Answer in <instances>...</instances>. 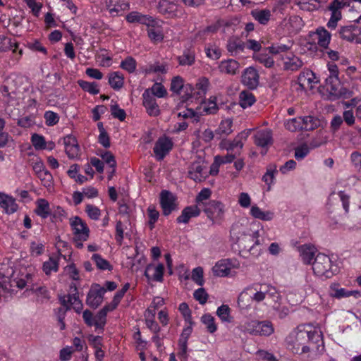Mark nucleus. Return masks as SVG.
I'll list each match as a JSON object with an SVG mask.
<instances>
[{
  "mask_svg": "<svg viewBox=\"0 0 361 361\" xmlns=\"http://www.w3.org/2000/svg\"><path fill=\"white\" fill-rule=\"evenodd\" d=\"M304 326H298L286 338V348L294 354H304L310 352V347L305 345L307 341Z\"/></svg>",
  "mask_w": 361,
  "mask_h": 361,
  "instance_id": "1",
  "label": "nucleus"
},
{
  "mask_svg": "<svg viewBox=\"0 0 361 361\" xmlns=\"http://www.w3.org/2000/svg\"><path fill=\"white\" fill-rule=\"evenodd\" d=\"M335 36L348 42L361 44V16L353 23L340 26Z\"/></svg>",
  "mask_w": 361,
  "mask_h": 361,
  "instance_id": "2",
  "label": "nucleus"
},
{
  "mask_svg": "<svg viewBox=\"0 0 361 361\" xmlns=\"http://www.w3.org/2000/svg\"><path fill=\"white\" fill-rule=\"evenodd\" d=\"M159 13L167 18H181L185 13L178 0H154Z\"/></svg>",
  "mask_w": 361,
  "mask_h": 361,
  "instance_id": "3",
  "label": "nucleus"
},
{
  "mask_svg": "<svg viewBox=\"0 0 361 361\" xmlns=\"http://www.w3.org/2000/svg\"><path fill=\"white\" fill-rule=\"evenodd\" d=\"M70 226L73 234V243L77 248L83 247V242L87 240L90 228L87 224L79 216H75L70 219Z\"/></svg>",
  "mask_w": 361,
  "mask_h": 361,
  "instance_id": "4",
  "label": "nucleus"
},
{
  "mask_svg": "<svg viewBox=\"0 0 361 361\" xmlns=\"http://www.w3.org/2000/svg\"><path fill=\"white\" fill-rule=\"evenodd\" d=\"M202 210L212 224H221L224 219L225 205L217 200H209Z\"/></svg>",
  "mask_w": 361,
  "mask_h": 361,
  "instance_id": "5",
  "label": "nucleus"
},
{
  "mask_svg": "<svg viewBox=\"0 0 361 361\" xmlns=\"http://www.w3.org/2000/svg\"><path fill=\"white\" fill-rule=\"evenodd\" d=\"M314 274L319 276L331 278L334 273L332 269V262L329 256L318 253L312 262Z\"/></svg>",
  "mask_w": 361,
  "mask_h": 361,
  "instance_id": "6",
  "label": "nucleus"
},
{
  "mask_svg": "<svg viewBox=\"0 0 361 361\" xmlns=\"http://www.w3.org/2000/svg\"><path fill=\"white\" fill-rule=\"evenodd\" d=\"M348 5L343 0H333L327 8L331 12V17L326 26L331 30H336L338 23L342 19L341 11Z\"/></svg>",
  "mask_w": 361,
  "mask_h": 361,
  "instance_id": "7",
  "label": "nucleus"
},
{
  "mask_svg": "<svg viewBox=\"0 0 361 361\" xmlns=\"http://www.w3.org/2000/svg\"><path fill=\"white\" fill-rule=\"evenodd\" d=\"M170 90L173 93L180 94L183 101H188L192 96L194 87L190 84L185 85L181 77L176 76L171 80Z\"/></svg>",
  "mask_w": 361,
  "mask_h": 361,
  "instance_id": "8",
  "label": "nucleus"
},
{
  "mask_svg": "<svg viewBox=\"0 0 361 361\" xmlns=\"http://www.w3.org/2000/svg\"><path fill=\"white\" fill-rule=\"evenodd\" d=\"M250 130L246 131H242L239 134H238L235 137L232 141L228 140H223L220 142V148L223 149H226L228 152H233L235 149H237L235 153L238 154H240V151L243 147L244 143L243 141L246 140L247 137L249 136Z\"/></svg>",
  "mask_w": 361,
  "mask_h": 361,
  "instance_id": "9",
  "label": "nucleus"
},
{
  "mask_svg": "<svg viewBox=\"0 0 361 361\" xmlns=\"http://www.w3.org/2000/svg\"><path fill=\"white\" fill-rule=\"evenodd\" d=\"M309 37L312 43L324 49H328L331 39V33L322 26L318 27L314 32H311Z\"/></svg>",
  "mask_w": 361,
  "mask_h": 361,
  "instance_id": "10",
  "label": "nucleus"
},
{
  "mask_svg": "<svg viewBox=\"0 0 361 361\" xmlns=\"http://www.w3.org/2000/svg\"><path fill=\"white\" fill-rule=\"evenodd\" d=\"M173 143L171 138L162 136L158 138L155 142L153 152L158 161H161L173 148Z\"/></svg>",
  "mask_w": 361,
  "mask_h": 361,
  "instance_id": "11",
  "label": "nucleus"
},
{
  "mask_svg": "<svg viewBox=\"0 0 361 361\" xmlns=\"http://www.w3.org/2000/svg\"><path fill=\"white\" fill-rule=\"evenodd\" d=\"M160 205L164 216H169L172 212L178 209L176 196L165 190L160 193Z\"/></svg>",
  "mask_w": 361,
  "mask_h": 361,
  "instance_id": "12",
  "label": "nucleus"
},
{
  "mask_svg": "<svg viewBox=\"0 0 361 361\" xmlns=\"http://www.w3.org/2000/svg\"><path fill=\"white\" fill-rule=\"evenodd\" d=\"M105 293L104 287L95 284L88 292L86 299L87 305L92 308H97L102 304Z\"/></svg>",
  "mask_w": 361,
  "mask_h": 361,
  "instance_id": "13",
  "label": "nucleus"
},
{
  "mask_svg": "<svg viewBox=\"0 0 361 361\" xmlns=\"http://www.w3.org/2000/svg\"><path fill=\"white\" fill-rule=\"evenodd\" d=\"M207 171L202 160L193 161L188 168V177L195 182H202L207 177Z\"/></svg>",
  "mask_w": 361,
  "mask_h": 361,
  "instance_id": "14",
  "label": "nucleus"
},
{
  "mask_svg": "<svg viewBox=\"0 0 361 361\" xmlns=\"http://www.w3.org/2000/svg\"><path fill=\"white\" fill-rule=\"evenodd\" d=\"M142 105L149 116L157 117L159 116L161 110L156 98L152 97L148 92H144L142 94Z\"/></svg>",
  "mask_w": 361,
  "mask_h": 361,
  "instance_id": "15",
  "label": "nucleus"
},
{
  "mask_svg": "<svg viewBox=\"0 0 361 361\" xmlns=\"http://www.w3.org/2000/svg\"><path fill=\"white\" fill-rule=\"evenodd\" d=\"M151 25H147V35L153 43L161 42L164 39V32L162 29V21L153 18Z\"/></svg>",
  "mask_w": 361,
  "mask_h": 361,
  "instance_id": "16",
  "label": "nucleus"
},
{
  "mask_svg": "<svg viewBox=\"0 0 361 361\" xmlns=\"http://www.w3.org/2000/svg\"><path fill=\"white\" fill-rule=\"evenodd\" d=\"M325 86L331 99H338L344 94V89L338 78H326Z\"/></svg>",
  "mask_w": 361,
  "mask_h": 361,
  "instance_id": "17",
  "label": "nucleus"
},
{
  "mask_svg": "<svg viewBox=\"0 0 361 361\" xmlns=\"http://www.w3.org/2000/svg\"><path fill=\"white\" fill-rule=\"evenodd\" d=\"M65 152L69 159H73L79 157L80 147L76 138L72 135H68L63 137Z\"/></svg>",
  "mask_w": 361,
  "mask_h": 361,
  "instance_id": "18",
  "label": "nucleus"
},
{
  "mask_svg": "<svg viewBox=\"0 0 361 361\" xmlns=\"http://www.w3.org/2000/svg\"><path fill=\"white\" fill-rule=\"evenodd\" d=\"M242 82L249 89L257 88L259 85V74L252 67L247 68L242 75Z\"/></svg>",
  "mask_w": 361,
  "mask_h": 361,
  "instance_id": "19",
  "label": "nucleus"
},
{
  "mask_svg": "<svg viewBox=\"0 0 361 361\" xmlns=\"http://www.w3.org/2000/svg\"><path fill=\"white\" fill-rule=\"evenodd\" d=\"M0 207L8 215L14 214L18 209L16 199L1 192H0Z\"/></svg>",
  "mask_w": 361,
  "mask_h": 361,
  "instance_id": "20",
  "label": "nucleus"
},
{
  "mask_svg": "<svg viewBox=\"0 0 361 361\" xmlns=\"http://www.w3.org/2000/svg\"><path fill=\"white\" fill-rule=\"evenodd\" d=\"M61 304L66 307V310H70L71 307L78 313H80L83 307L81 300L79 299L78 293H68L61 299Z\"/></svg>",
  "mask_w": 361,
  "mask_h": 361,
  "instance_id": "21",
  "label": "nucleus"
},
{
  "mask_svg": "<svg viewBox=\"0 0 361 361\" xmlns=\"http://www.w3.org/2000/svg\"><path fill=\"white\" fill-rule=\"evenodd\" d=\"M254 138L255 145L262 148L268 147L273 142L272 132L269 129L257 130Z\"/></svg>",
  "mask_w": 361,
  "mask_h": 361,
  "instance_id": "22",
  "label": "nucleus"
},
{
  "mask_svg": "<svg viewBox=\"0 0 361 361\" xmlns=\"http://www.w3.org/2000/svg\"><path fill=\"white\" fill-rule=\"evenodd\" d=\"M168 70L167 64L165 63H160L159 61L150 63L140 68V72L145 75L152 73L164 75L168 72Z\"/></svg>",
  "mask_w": 361,
  "mask_h": 361,
  "instance_id": "23",
  "label": "nucleus"
},
{
  "mask_svg": "<svg viewBox=\"0 0 361 361\" xmlns=\"http://www.w3.org/2000/svg\"><path fill=\"white\" fill-rule=\"evenodd\" d=\"M164 267L161 263L154 266L149 264L147 266L145 271V276L148 280L161 282L163 281Z\"/></svg>",
  "mask_w": 361,
  "mask_h": 361,
  "instance_id": "24",
  "label": "nucleus"
},
{
  "mask_svg": "<svg viewBox=\"0 0 361 361\" xmlns=\"http://www.w3.org/2000/svg\"><path fill=\"white\" fill-rule=\"evenodd\" d=\"M247 228L239 222L233 224L230 231V235L232 240L235 243H240L241 241H246L245 239L248 238Z\"/></svg>",
  "mask_w": 361,
  "mask_h": 361,
  "instance_id": "25",
  "label": "nucleus"
},
{
  "mask_svg": "<svg viewBox=\"0 0 361 361\" xmlns=\"http://www.w3.org/2000/svg\"><path fill=\"white\" fill-rule=\"evenodd\" d=\"M202 209L195 204L185 207L181 214L176 219L178 224H188L192 217H197L200 215Z\"/></svg>",
  "mask_w": 361,
  "mask_h": 361,
  "instance_id": "26",
  "label": "nucleus"
},
{
  "mask_svg": "<svg viewBox=\"0 0 361 361\" xmlns=\"http://www.w3.org/2000/svg\"><path fill=\"white\" fill-rule=\"evenodd\" d=\"M245 48V43L236 37H230L226 43V49L232 56H235L243 53Z\"/></svg>",
  "mask_w": 361,
  "mask_h": 361,
  "instance_id": "27",
  "label": "nucleus"
},
{
  "mask_svg": "<svg viewBox=\"0 0 361 361\" xmlns=\"http://www.w3.org/2000/svg\"><path fill=\"white\" fill-rule=\"evenodd\" d=\"M298 83L302 89L312 88L313 84L317 83L318 80L314 72L306 70L298 76Z\"/></svg>",
  "mask_w": 361,
  "mask_h": 361,
  "instance_id": "28",
  "label": "nucleus"
},
{
  "mask_svg": "<svg viewBox=\"0 0 361 361\" xmlns=\"http://www.w3.org/2000/svg\"><path fill=\"white\" fill-rule=\"evenodd\" d=\"M209 86V81L207 78L203 77L200 78L194 87L192 96L190 99H200V102H202Z\"/></svg>",
  "mask_w": 361,
  "mask_h": 361,
  "instance_id": "29",
  "label": "nucleus"
},
{
  "mask_svg": "<svg viewBox=\"0 0 361 361\" xmlns=\"http://www.w3.org/2000/svg\"><path fill=\"white\" fill-rule=\"evenodd\" d=\"M259 232L256 231L252 235H249L248 236V240L252 242V245L250 246L245 245V247L247 248L252 255L258 256L262 252L264 241L259 238Z\"/></svg>",
  "mask_w": 361,
  "mask_h": 361,
  "instance_id": "30",
  "label": "nucleus"
},
{
  "mask_svg": "<svg viewBox=\"0 0 361 361\" xmlns=\"http://www.w3.org/2000/svg\"><path fill=\"white\" fill-rule=\"evenodd\" d=\"M300 255L302 262L306 264L312 263L316 257L317 249L314 246L305 244L299 247Z\"/></svg>",
  "mask_w": 361,
  "mask_h": 361,
  "instance_id": "31",
  "label": "nucleus"
},
{
  "mask_svg": "<svg viewBox=\"0 0 361 361\" xmlns=\"http://www.w3.org/2000/svg\"><path fill=\"white\" fill-rule=\"evenodd\" d=\"M126 20L130 23H138L145 25H151L153 17L148 15H143L137 11H132L129 13L126 17Z\"/></svg>",
  "mask_w": 361,
  "mask_h": 361,
  "instance_id": "32",
  "label": "nucleus"
},
{
  "mask_svg": "<svg viewBox=\"0 0 361 361\" xmlns=\"http://www.w3.org/2000/svg\"><path fill=\"white\" fill-rule=\"evenodd\" d=\"M240 68L239 63L235 59H228L220 62L219 69L220 72L228 75H235Z\"/></svg>",
  "mask_w": 361,
  "mask_h": 361,
  "instance_id": "33",
  "label": "nucleus"
},
{
  "mask_svg": "<svg viewBox=\"0 0 361 361\" xmlns=\"http://www.w3.org/2000/svg\"><path fill=\"white\" fill-rule=\"evenodd\" d=\"M302 326H304V331L307 333L306 341L313 343H319V342L323 343L322 333L320 329H312L310 324H302Z\"/></svg>",
  "mask_w": 361,
  "mask_h": 361,
  "instance_id": "34",
  "label": "nucleus"
},
{
  "mask_svg": "<svg viewBox=\"0 0 361 361\" xmlns=\"http://www.w3.org/2000/svg\"><path fill=\"white\" fill-rule=\"evenodd\" d=\"M106 6L111 14L117 15L119 12L128 9L130 5L123 0H106Z\"/></svg>",
  "mask_w": 361,
  "mask_h": 361,
  "instance_id": "35",
  "label": "nucleus"
},
{
  "mask_svg": "<svg viewBox=\"0 0 361 361\" xmlns=\"http://www.w3.org/2000/svg\"><path fill=\"white\" fill-rule=\"evenodd\" d=\"M35 212L42 219H47L51 215L49 203L45 199L40 198L36 201Z\"/></svg>",
  "mask_w": 361,
  "mask_h": 361,
  "instance_id": "36",
  "label": "nucleus"
},
{
  "mask_svg": "<svg viewBox=\"0 0 361 361\" xmlns=\"http://www.w3.org/2000/svg\"><path fill=\"white\" fill-rule=\"evenodd\" d=\"M251 16L259 24L267 25L271 17V12L269 9H255L251 11Z\"/></svg>",
  "mask_w": 361,
  "mask_h": 361,
  "instance_id": "37",
  "label": "nucleus"
},
{
  "mask_svg": "<svg viewBox=\"0 0 361 361\" xmlns=\"http://www.w3.org/2000/svg\"><path fill=\"white\" fill-rule=\"evenodd\" d=\"M250 214L255 219L262 221H271L274 219V214L271 211H262L256 204L252 205L250 208Z\"/></svg>",
  "mask_w": 361,
  "mask_h": 361,
  "instance_id": "38",
  "label": "nucleus"
},
{
  "mask_svg": "<svg viewBox=\"0 0 361 361\" xmlns=\"http://www.w3.org/2000/svg\"><path fill=\"white\" fill-rule=\"evenodd\" d=\"M59 257L50 256L47 261L42 264V270L46 275H50L59 270Z\"/></svg>",
  "mask_w": 361,
  "mask_h": 361,
  "instance_id": "39",
  "label": "nucleus"
},
{
  "mask_svg": "<svg viewBox=\"0 0 361 361\" xmlns=\"http://www.w3.org/2000/svg\"><path fill=\"white\" fill-rule=\"evenodd\" d=\"M214 274L216 276H226L230 274L231 269L228 259H222L216 263L212 268Z\"/></svg>",
  "mask_w": 361,
  "mask_h": 361,
  "instance_id": "40",
  "label": "nucleus"
},
{
  "mask_svg": "<svg viewBox=\"0 0 361 361\" xmlns=\"http://www.w3.org/2000/svg\"><path fill=\"white\" fill-rule=\"evenodd\" d=\"M303 66V62L296 56L283 58V68L285 70L295 71Z\"/></svg>",
  "mask_w": 361,
  "mask_h": 361,
  "instance_id": "41",
  "label": "nucleus"
},
{
  "mask_svg": "<svg viewBox=\"0 0 361 361\" xmlns=\"http://www.w3.org/2000/svg\"><path fill=\"white\" fill-rule=\"evenodd\" d=\"M109 84L114 90H119L124 84V77L122 73L116 71L109 74Z\"/></svg>",
  "mask_w": 361,
  "mask_h": 361,
  "instance_id": "42",
  "label": "nucleus"
},
{
  "mask_svg": "<svg viewBox=\"0 0 361 361\" xmlns=\"http://www.w3.org/2000/svg\"><path fill=\"white\" fill-rule=\"evenodd\" d=\"M274 332V328L270 321H258L257 336H269Z\"/></svg>",
  "mask_w": 361,
  "mask_h": 361,
  "instance_id": "43",
  "label": "nucleus"
},
{
  "mask_svg": "<svg viewBox=\"0 0 361 361\" xmlns=\"http://www.w3.org/2000/svg\"><path fill=\"white\" fill-rule=\"evenodd\" d=\"M255 102V97L249 90H243L239 94V104L243 109L251 106Z\"/></svg>",
  "mask_w": 361,
  "mask_h": 361,
  "instance_id": "44",
  "label": "nucleus"
},
{
  "mask_svg": "<svg viewBox=\"0 0 361 361\" xmlns=\"http://www.w3.org/2000/svg\"><path fill=\"white\" fill-rule=\"evenodd\" d=\"M277 173L278 171L275 164H270L267 167V171L262 176V180L268 186V190H270L271 186L274 183L275 176Z\"/></svg>",
  "mask_w": 361,
  "mask_h": 361,
  "instance_id": "45",
  "label": "nucleus"
},
{
  "mask_svg": "<svg viewBox=\"0 0 361 361\" xmlns=\"http://www.w3.org/2000/svg\"><path fill=\"white\" fill-rule=\"evenodd\" d=\"M251 287L253 288L250 296L252 300L260 302L267 296L268 285L260 286L259 288L258 286H252Z\"/></svg>",
  "mask_w": 361,
  "mask_h": 361,
  "instance_id": "46",
  "label": "nucleus"
},
{
  "mask_svg": "<svg viewBox=\"0 0 361 361\" xmlns=\"http://www.w3.org/2000/svg\"><path fill=\"white\" fill-rule=\"evenodd\" d=\"M144 92H148L154 98H164L167 95L166 88L160 82H155L151 87L146 89Z\"/></svg>",
  "mask_w": 361,
  "mask_h": 361,
  "instance_id": "47",
  "label": "nucleus"
},
{
  "mask_svg": "<svg viewBox=\"0 0 361 361\" xmlns=\"http://www.w3.org/2000/svg\"><path fill=\"white\" fill-rule=\"evenodd\" d=\"M109 312H111L110 310H109L108 307L104 306L103 308H102L98 313L94 317L95 322H94V326L95 328L103 330L104 327L106 322V315Z\"/></svg>",
  "mask_w": 361,
  "mask_h": 361,
  "instance_id": "48",
  "label": "nucleus"
},
{
  "mask_svg": "<svg viewBox=\"0 0 361 361\" xmlns=\"http://www.w3.org/2000/svg\"><path fill=\"white\" fill-rule=\"evenodd\" d=\"M120 68L130 74L134 73L137 68V61L133 56H128L121 61Z\"/></svg>",
  "mask_w": 361,
  "mask_h": 361,
  "instance_id": "49",
  "label": "nucleus"
},
{
  "mask_svg": "<svg viewBox=\"0 0 361 361\" xmlns=\"http://www.w3.org/2000/svg\"><path fill=\"white\" fill-rule=\"evenodd\" d=\"M91 259L95 263L97 267L100 270L111 271L113 269V267L110 263L99 254H93Z\"/></svg>",
  "mask_w": 361,
  "mask_h": 361,
  "instance_id": "50",
  "label": "nucleus"
},
{
  "mask_svg": "<svg viewBox=\"0 0 361 361\" xmlns=\"http://www.w3.org/2000/svg\"><path fill=\"white\" fill-rule=\"evenodd\" d=\"M79 86L85 92L95 95L99 93V85L95 82H87L82 80L78 81Z\"/></svg>",
  "mask_w": 361,
  "mask_h": 361,
  "instance_id": "51",
  "label": "nucleus"
},
{
  "mask_svg": "<svg viewBox=\"0 0 361 361\" xmlns=\"http://www.w3.org/2000/svg\"><path fill=\"white\" fill-rule=\"evenodd\" d=\"M211 193V190L208 188L201 190L195 198V205L202 209L207 205V202L206 200L210 197Z\"/></svg>",
  "mask_w": 361,
  "mask_h": 361,
  "instance_id": "52",
  "label": "nucleus"
},
{
  "mask_svg": "<svg viewBox=\"0 0 361 361\" xmlns=\"http://www.w3.org/2000/svg\"><path fill=\"white\" fill-rule=\"evenodd\" d=\"M216 314L222 322L231 323L233 320L231 316V309L227 305H222L218 307Z\"/></svg>",
  "mask_w": 361,
  "mask_h": 361,
  "instance_id": "53",
  "label": "nucleus"
},
{
  "mask_svg": "<svg viewBox=\"0 0 361 361\" xmlns=\"http://www.w3.org/2000/svg\"><path fill=\"white\" fill-rule=\"evenodd\" d=\"M97 128L99 131V135L98 137L99 143L100 145H102L105 148L109 147H110L109 136L104 127L103 123L99 122L97 123Z\"/></svg>",
  "mask_w": 361,
  "mask_h": 361,
  "instance_id": "54",
  "label": "nucleus"
},
{
  "mask_svg": "<svg viewBox=\"0 0 361 361\" xmlns=\"http://www.w3.org/2000/svg\"><path fill=\"white\" fill-rule=\"evenodd\" d=\"M302 130H313L319 126V121L312 116H307L301 117Z\"/></svg>",
  "mask_w": 361,
  "mask_h": 361,
  "instance_id": "55",
  "label": "nucleus"
},
{
  "mask_svg": "<svg viewBox=\"0 0 361 361\" xmlns=\"http://www.w3.org/2000/svg\"><path fill=\"white\" fill-rule=\"evenodd\" d=\"M180 66H191L195 62V54L190 50L184 51L183 54L178 58Z\"/></svg>",
  "mask_w": 361,
  "mask_h": 361,
  "instance_id": "56",
  "label": "nucleus"
},
{
  "mask_svg": "<svg viewBox=\"0 0 361 361\" xmlns=\"http://www.w3.org/2000/svg\"><path fill=\"white\" fill-rule=\"evenodd\" d=\"M233 122L231 119L227 118L221 121L216 133L219 135H228L232 133Z\"/></svg>",
  "mask_w": 361,
  "mask_h": 361,
  "instance_id": "57",
  "label": "nucleus"
},
{
  "mask_svg": "<svg viewBox=\"0 0 361 361\" xmlns=\"http://www.w3.org/2000/svg\"><path fill=\"white\" fill-rule=\"evenodd\" d=\"M204 51L207 56L212 60H217L221 56V49L211 44L205 47Z\"/></svg>",
  "mask_w": 361,
  "mask_h": 361,
  "instance_id": "58",
  "label": "nucleus"
},
{
  "mask_svg": "<svg viewBox=\"0 0 361 361\" xmlns=\"http://www.w3.org/2000/svg\"><path fill=\"white\" fill-rule=\"evenodd\" d=\"M285 126L287 130L291 132L302 130V124L301 123V117L293 118L286 121Z\"/></svg>",
  "mask_w": 361,
  "mask_h": 361,
  "instance_id": "59",
  "label": "nucleus"
},
{
  "mask_svg": "<svg viewBox=\"0 0 361 361\" xmlns=\"http://www.w3.org/2000/svg\"><path fill=\"white\" fill-rule=\"evenodd\" d=\"M252 290L253 288L252 287H247L240 293L238 298V304L240 307L244 309L249 305V304L245 302V300H248L247 297L250 298Z\"/></svg>",
  "mask_w": 361,
  "mask_h": 361,
  "instance_id": "60",
  "label": "nucleus"
},
{
  "mask_svg": "<svg viewBox=\"0 0 361 361\" xmlns=\"http://www.w3.org/2000/svg\"><path fill=\"white\" fill-rule=\"evenodd\" d=\"M202 322L206 326L207 331L213 334L217 330V326L214 322V318L210 314H204L201 318Z\"/></svg>",
  "mask_w": 361,
  "mask_h": 361,
  "instance_id": "61",
  "label": "nucleus"
},
{
  "mask_svg": "<svg viewBox=\"0 0 361 361\" xmlns=\"http://www.w3.org/2000/svg\"><path fill=\"white\" fill-rule=\"evenodd\" d=\"M44 118L45 120V123L47 126H54L56 125L60 119L59 114L52 111H45Z\"/></svg>",
  "mask_w": 361,
  "mask_h": 361,
  "instance_id": "62",
  "label": "nucleus"
},
{
  "mask_svg": "<svg viewBox=\"0 0 361 361\" xmlns=\"http://www.w3.org/2000/svg\"><path fill=\"white\" fill-rule=\"evenodd\" d=\"M254 58L257 61L263 64L267 68H271L274 64L273 58L266 54H257L254 56Z\"/></svg>",
  "mask_w": 361,
  "mask_h": 361,
  "instance_id": "63",
  "label": "nucleus"
},
{
  "mask_svg": "<svg viewBox=\"0 0 361 361\" xmlns=\"http://www.w3.org/2000/svg\"><path fill=\"white\" fill-rule=\"evenodd\" d=\"M32 145L36 149H46V141L44 136L39 134H33L31 137Z\"/></svg>",
  "mask_w": 361,
  "mask_h": 361,
  "instance_id": "64",
  "label": "nucleus"
}]
</instances>
